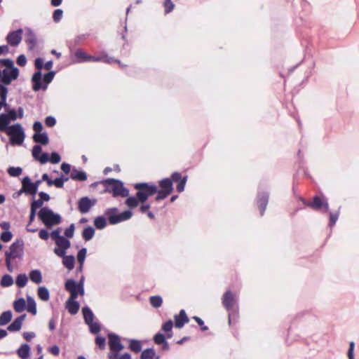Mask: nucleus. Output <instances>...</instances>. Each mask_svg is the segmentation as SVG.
I'll list each match as a JSON object with an SVG mask.
<instances>
[{
	"label": "nucleus",
	"mask_w": 359,
	"mask_h": 359,
	"mask_svg": "<svg viewBox=\"0 0 359 359\" xmlns=\"http://www.w3.org/2000/svg\"><path fill=\"white\" fill-rule=\"evenodd\" d=\"M109 346L112 353L108 355L109 359H131V355L128 353L119 355L118 352L123 349V346L121 343L120 338L115 334H109Z\"/></svg>",
	"instance_id": "1"
},
{
	"label": "nucleus",
	"mask_w": 359,
	"mask_h": 359,
	"mask_svg": "<svg viewBox=\"0 0 359 359\" xmlns=\"http://www.w3.org/2000/svg\"><path fill=\"white\" fill-rule=\"evenodd\" d=\"M106 187V191L112 193L114 197H127L129 195V190L124 187L123 183L116 179L109 178L101 182Z\"/></svg>",
	"instance_id": "2"
},
{
	"label": "nucleus",
	"mask_w": 359,
	"mask_h": 359,
	"mask_svg": "<svg viewBox=\"0 0 359 359\" xmlns=\"http://www.w3.org/2000/svg\"><path fill=\"white\" fill-rule=\"evenodd\" d=\"M134 188L137 191L136 196L142 203L146 202L149 196L154 195L158 191V188L155 184L147 182L136 183L134 184Z\"/></svg>",
	"instance_id": "3"
},
{
	"label": "nucleus",
	"mask_w": 359,
	"mask_h": 359,
	"mask_svg": "<svg viewBox=\"0 0 359 359\" xmlns=\"http://www.w3.org/2000/svg\"><path fill=\"white\" fill-rule=\"evenodd\" d=\"M222 303L229 312V324L231 325L232 321H236L238 318V313L233 311V307L236 303L235 294L231 290H227L223 294Z\"/></svg>",
	"instance_id": "4"
},
{
	"label": "nucleus",
	"mask_w": 359,
	"mask_h": 359,
	"mask_svg": "<svg viewBox=\"0 0 359 359\" xmlns=\"http://www.w3.org/2000/svg\"><path fill=\"white\" fill-rule=\"evenodd\" d=\"M38 216L48 228L59 224L61 222V217L58 214L54 213L48 207L41 208L38 213Z\"/></svg>",
	"instance_id": "5"
},
{
	"label": "nucleus",
	"mask_w": 359,
	"mask_h": 359,
	"mask_svg": "<svg viewBox=\"0 0 359 359\" xmlns=\"http://www.w3.org/2000/svg\"><path fill=\"white\" fill-rule=\"evenodd\" d=\"M118 209L112 208L107 209L104 215L107 217L109 224H116L121 222L128 220L133 216V212L130 210H125L121 214H117Z\"/></svg>",
	"instance_id": "6"
},
{
	"label": "nucleus",
	"mask_w": 359,
	"mask_h": 359,
	"mask_svg": "<svg viewBox=\"0 0 359 359\" xmlns=\"http://www.w3.org/2000/svg\"><path fill=\"white\" fill-rule=\"evenodd\" d=\"M6 134L10 136V142L13 145L22 144L25 137V132L20 123L11 126Z\"/></svg>",
	"instance_id": "7"
},
{
	"label": "nucleus",
	"mask_w": 359,
	"mask_h": 359,
	"mask_svg": "<svg viewBox=\"0 0 359 359\" xmlns=\"http://www.w3.org/2000/svg\"><path fill=\"white\" fill-rule=\"evenodd\" d=\"M35 67L38 69L32 78V81L33 83L32 88L34 91H39L41 89L46 90V86H43L41 82V69L44 67L43 60L41 57H38L35 60Z\"/></svg>",
	"instance_id": "8"
},
{
	"label": "nucleus",
	"mask_w": 359,
	"mask_h": 359,
	"mask_svg": "<svg viewBox=\"0 0 359 359\" xmlns=\"http://www.w3.org/2000/svg\"><path fill=\"white\" fill-rule=\"evenodd\" d=\"M65 290L70 292L72 299H76L79 294L81 296L84 294L83 278L79 283L72 279H69L65 283Z\"/></svg>",
	"instance_id": "9"
},
{
	"label": "nucleus",
	"mask_w": 359,
	"mask_h": 359,
	"mask_svg": "<svg viewBox=\"0 0 359 359\" xmlns=\"http://www.w3.org/2000/svg\"><path fill=\"white\" fill-rule=\"evenodd\" d=\"M24 254V243L20 239L13 243L9 247V250L6 251L5 257L11 259H22Z\"/></svg>",
	"instance_id": "10"
},
{
	"label": "nucleus",
	"mask_w": 359,
	"mask_h": 359,
	"mask_svg": "<svg viewBox=\"0 0 359 359\" xmlns=\"http://www.w3.org/2000/svg\"><path fill=\"white\" fill-rule=\"evenodd\" d=\"M19 76V70L14 67L10 69H5L1 72V81L4 85H9L13 80L16 79Z\"/></svg>",
	"instance_id": "11"
},
{
	"label": "nucleus",
	"mask_w": 359,
	"mask_h": 359,
	"mask_svg": "<svg viewBox=\"0 0 359 359\" xmlns=\"http://www.w3.org/2000/svg\"><path fill=\"white\" fill-rule=\"evenodd\" d=\"M96 203V200H91L87 196L81 198L78 201V210L81 214L87 213Z\"/></svg>",
	"instance_id": "12"
},
{
	"label": "nucleus",
	"mask_w": 359,
	"mask_h": 359,
	"mask_svg": "<svg viewBox=\"0 0 359 359\" xmlns=\"http://www.w3.org/2000/svg\"><path fill=\"white\" fill-rule=\"evenodd\" d=\"M170 179L172 180V184H173V182L177 184L176 189L179 193H181L184 190L185 184L187 181V176L182 177L181 173L175 172L171 175Z\"/></svg>",
	"instance_id": "13"
},
{
	"label": "nucleus",
	"mask_w": 359,
	"mask_h": 359,
	"mask_svg": "<svg viewBox=\"0 0 359 359\" xmlns=\"http://www.w3.org/2000/svg\"><path fill=\"white\" fill-rule=\"evenodd\" d=\"M22 29H18L8 33L6 41L11 46H17L22 41Z\"/></svg>",
	"instance_id": "14"
},
{
	"label": "nucleus",
	"mask_w": 359,
	"mask_h": 359,
	"mask_svg": "<svg viewBox=\"0 0 359 359\" xmlns=\"http://www.w3.org/2000/svg\"><path fill=\"white\" fill-rule=\"evenodd\" d=\"M33 157L39 161L41 164H44L49 161V155L48 153L42 152V149L40 145H34L32 149Z\"/></svg>",
	"instance_id": "15"
},
{
	"label": "nucleus",
	"mask_w": 359,
	"mask_h": 359,
	"mask_svg": "<svg viewBox=\"0 0 359 359\" xmlns=\"http://www.w3.org/2000/svg\"><path fill=\"white\" fill-rule=\"evenodd\" d=\"M20 192H24L26 194H30L34 196L37 193L34 187L33 182H32L30 178L28 176L23 177L22 180V188Z\"/></svg>",
	"instance_id": "16"
},
{
	"label": "nucleus",
	"mask_w": 359,
	"mask_h": 359,
	"mask_svg": "<svg viewBox=\"0 0 359 359\" xmlns=\"http://www.w3.org/2000/svg\"><path fill=\"white\" fill-rule=\"evenodd\" d=\"M306 205L311 207L315 210H320L323 208H324L326 212L329 210L328 203L327 202L323 201V200L318 196H315L313 198V201L308 203Z\"/></svg>",
	"instance_id": "17"
},
{
	"label": "nucleus",
	"mask_w": 359,
	"mask_h": 359,
	"mask_svg": "<svg viewBox=\"0 0 359 359\" xmlns=\"http://www.w3.org/2000/svg\"><path fill=\"white\" fill-rule=\"evenodd\" d=\"M175 326L177 328H182L186 323L189 322V318L184 309H182L179 314L174 316Z\"/></svg>",
	"instance_id": "18"
},
{
	"label": "nucleus",
	"mask_w": 359,
	"mask_h": 359,
	"mask_svg": "<svg viewBox=\"0 0 359 359\" xmlns=\"http://www.w3.org/2000/svg\"><path fill=\"white\" fill-rule=\"evenodd\" d=\"M269 201V194L267 193L259 194L257 198V204L260 211V215L262 216L266 210Z\"/></svg>",
	"instance_id": "19"
},
{
	"label": "nucleus",
	"mask_w": 359,
	"mask_h": 359,
	"mask_svg": "<svg viewBox=\"0 0 359 359\" xmlns=\"http://www.w3.org/2000/svg\"><path fill=\"white\" fill-rule=\"evenodd\" d=\"M26 316V314H22L16 318L14 321L8 325L7 327L8 330L10 332L19 331L21 329L22 322L25 320Z\"/></svg>",
	"instance_id": "20"
},
{
	"label": "nucleus",
	"mask_w": 359,
	"mask_h": 359,
	"mask_svg": "<svg viewBox=\"0 0 359 359\" xmlns=\"http://www.w3.org/2000/svg\"><path fill=\"white\" fill-rule=\"evenodd\" d=\"M74 299H72V294H70L69 298L66 302V309L72 315L76 314L80 307L79 302L75 301Z\"/></svg>",
	"instance_id": "21"
},
{
	"label": "nucleus",
	"mask_w": 359,
	"mask_h": 359,
	"mask_svg": "<svg viewBox=\"0 0 359 359\" xmlns=\"http://www.w3.org/2000/svg\"><path fill=\"white\" fill-rule=\"evenodd\" d=\"M161 190L164 191L167 194H171L173 191L172 180L169 178H164L159 182Z\"/></svg>",
	"instance_id": "22"
},
{
	"label": "nucleus",
	"mask_w": 359,
	"mask_h": 359,
	"mask_svg": "<svg viewBox=\"0 0 359 359\" xmlns=\"http://www.w3.org/2000/svg\"><path fill=\"white\" fill-rule=\"evenodd\" d=\"M25 42L29 50H33L36 45V38L32 30H28L26 34Z\"/></svg>",
	"instance_id": "23"
},
{
	"label": "nucleus",
	"mask_w": 359,
	"mask_h": 359,
	"mask_svg": "<svg viewBox=\"0 0 359 359\" xmlns=\"http://www.w3.org/2000/svg\"><path fill=\"white\" fill-rule=\"evenodd\" d=\"M17 354L21 359H27L30 355V346L27 344H23L17 350Z\"/></svg>",
	"instance_id": "24"
},
{
	"label": "nucleus",
	"mask_w": 359,
	"mask_h": 359,
	"mask_svg": "<svg viewBox=\"0 0 359 359\" xmlns=\"http://www.w3.org/2000/svg\"><path fill=\"white\" fill-rule=\"evenodd\" d=\"M70 178L74 180L83 182L87 180V175L85 172L74 168L70 174Z\"/></svg>",
	"instance_id": "25"
},
{
	"label": "nucleus",
	"mask_w": 359,
	"mask_h": 359,
	"mask_svg": "<svg viewBox=\"0 0 359 359\" xmlns=\"http://www.w3.org/2000/svg\"><path fill=\"white\" fill-rule=\"evenodd\" d=\"M33 140L36 143L46 145L49 142V138L46 133H34Z\"/></svg>",
	"instance_id": "26"
},
{
	"label": "nucleus",
	"mask_w": 359,
	"mask_h": 359,
	"mask_svg": "<svg viewBox=\"0 0 359 359\" xmlns=\"http://www.w3.org/2000/svg\"><path fill=\"white\" fill-rule=\"evenodd\" d=\"M11 120L8 118L6 114H0V131L7 133L10 129L8 126Z\"/></svg>",
	"instance_id": "27"
},
{
	"label": "nucleus",
	"mask_w": 359,
	"mask_h": 359,
	"mask_svg": "<svg viewBox=\"0 0 359 359\" xmlns=\"http://www.w3.org/2000/svg\"><path fill=\"white\" fill-rule=\"evenodd\" d=\"M82 313L83 315L84 321L86 324H89L93 321L94 315L89 307H83L82 309Z\"/></svg>",
	"instance_id": "28"
},
{
	"label": "nucleus",
	"mask_w": 359,
	"mask_h": 359,
	"mask_svg": "<svg viewBox=\"0 0 359 359\" xmlns=\"http://www.w3.org/2000/svg\"><path fill=\"white\" fill-rule=\"evenodd\" d=\"M142 343L140 341L137 339H130L129 341V348L133 352L137 353L142 350Z\"/></svg>",
	"instance_id": "29"
},
{
	"label": "nucleus",
	"mask_w": 359,
	"mask_h": 359,
	"mask_svg": "<svg viewBox=\"0 0 359 359\" xmlns=\"http://www.w3.org/2000/svg\"><path fill=\"white\" fill-rule=\"evenodd\" d=\"M63 265L69 270H72L75 264V259L73 255H67L63 258Z\"/></svg>",
	"instance_id": "30"
},
{
	"label": "nucleus",
	"mask_w": 359,
	"mask_h": 359,
	"mask_svg": "<svg viewBox=\"0 0 359 359\" xmlns=\"http://www.w3.org/2000/svg\"><path fill=\"white\" fill-rule=\"evenodd\" d=\"M38 297L42 301H48L50 298L48 290L44 286L39 287L38 288Z\"/></svg>",
	"instance_id": "31"
},
{
	"label": "nucleus",
	"mask_w": 359,
	"mask_h": 359,
	"mask_svg": "<svg viewBox=\"0 0 359 359\" xmlns=\"http://www.w3.org/2000/svg\"><path fill=\"white\" fill-rule=\"evenodd\" d=\"M12 319V312L6 311L3 312L0 316V326H4L8 324Z\"/></svg>",
	"instance_id": "32"
},
{
	"label": "nucleus",
	"mask_w": 359,
	"mask_h": 359,
	"mask_svg": "<svg viewBox=\"0 0 359 359\" xmlns=\"http://www.w3.org/2000/svg\"><path fill=\"white\" fill-rule=\"evenodd\" d=\"M26 304L23 298H20L13 302V309L17 313H21L25 309Z\"/></svg>",
	"instance_id": "33"
},
{
	"label": "nucleus",
	"mask_w": 359,
	"mask_h": 359,
	"mask_svg": "<svg viewBox=\"0 0 359 359\" xmlns=\"http://www.w3.org/2000/svg\"><path fill=\"white\" fill-rule=\"evenodd\" d=\"M95 234V229L92 226H88L83 230L82 237L86 241H90Z\"/></svg>",
	"instance_id": "34"
},
{
	"label": "nucleus",
	"mask_w": 359,
	"mask_h": 359,
	"mask_svg": "<svg viewBox=\"0 0 359 359\" xmlns=\"http://www.w3.org/2000/svg\"><path fill=\"white\" fill-rule=\"evenodd\" d=\"M74 56L77 62H88V55L81 49H78L75 51Z\"/></svg>",
	"instance_id": "35"
},
{
	"label": "nucleus",
	"mask_w": 359,
	"mask_h": 359,
	"mask_svg": "<svg viewBox=\"0 0 359 359\" xmlns=\"http://www.w3.org/2000/svg\"><path fill=\"white\" fill-rule=\"evenodd\" d=\"M29 278L31 280L36 284L41 283L42 276L39 270H32L29 273Z\"/></svg>",
	"instance_id": "36"
},
{
	"label": "nucleus",
	"mask_w": 359,
	"mask_h": 359,
	"mask_svg": "<svg viewBox=\"0 0 359 359\" xmlns=\"http://www.w3.org/2000/svg\"><path fill=\"white\" fill-rule=\"evenodd\" d=\"M27 310L28 312L31 313L33 315H36V305L34 299L31 297H27Z\"/></svg>",
	"instance_id": "37"
},
{
	"label": "nucleus",
	"mask_w": 359,
	"mask_h": 359,
	"mask_svg": "<svg viewBox=\"0 0 359 359\" xmlns=\"http://www.w3.org/2000/svg\"><path fill=\"white\" fill-rule=\"evenodd\" d=\"M156 356V352L154 348H149L144 350L141 355L140 359H153Z\"/></svg>",
	"instance_id": "38"
},
{
	"label": "nucleus",
	"mask_w": 359,
	"mask_h": 359,
	"mask_svg": "<svg viewBox=\"0 0 359 359\" xmlns=\"http://www.w3.org/2000/svg\"><path fill=\"white\" fill-rule=\"evenodd\" d=\"M126 204L128 207L130 208H135L138 206L139 203H140V201L137 198V196H129L126 200Z\"/></svg>",
	"instance_id": "39"
},
{
	"label": "nucleus",
	"mask_w": 359,
	"mask_h": 359,
	"mask_svg": "<svg viewBox=\"0 0 359 359\" xmlns=\"http://www.w3.org/2000/svg\"><path fill=\"white\" fill-rule=\"evenodd\" d=\"M173 327V323L171 320H169L166 321L165 323L162 325V330L165 332H167V337L171 338L172 337V329Z\"/></svg>",
	"instance_id": "40"
},
{
	"label": "nucleus",
	"mask_w": 359,
	"mask_h": 359,
	"mask_svg": "<svg viewBox=\"0 0 359 359\" xmlns=\"http://www.w3.org/2000/svg\"><path fill=\"white\" fill-rule=\"evenodd\" d=\"M149 302L153 307L157 309L161 306L163 299L159 295L152 296L149 298Z\"/></svg>",
	"instance_id": "41"
},
{
	"label": "nucleus",
	"mask_w": 359,
	"mask_h": 359,
	"mask_svg": "<svg viewBox=\"0 0 359 359\" xmlns=\"http://www.w3.org/2000/svg\"><path fill=\"white\" fill-rule=\"evenodd\" d=\"M94 225L97 229H102L107 225L106 219L103 216L97 217L94 220Z\"/></svg>",
	"instance_id": "42"
},
{
	"label": "nucleus",
	"mask_w": 359,
	"mask_h": 359,
	"mask_svg": "<svg viewBox=\"0 0 359 359\" xmlns=\"http://www.w3.org/2000/svg\"><path fill=\"white\" fill-rule=\"evenodd\" d=\"M0 284L2 287H9L13 284V279L11 275L6 274L2 276Z\"/></svg>",
	"instance_id": "43"
},
{
	"label": "nucleus",
	"mask_w": 359,
	"mask_h": 359,
	"mask_svg": "<svg viewBox=\"0 0 359 359\" xmlns=\"http://www.w3.org/2000/svg\"><path fill=\"white\" fill-rule=\"evenodd\" d=\"M69 177H57L53 182H49V186L55 185L57 188H62L64 182L68 181Z\"/></svg>",
	"instance_id": "44"
},
{
	"label": "nucleus",
	"mask_w": 359,
	"mask_h": 359,
	"mask_svg": "<svg viewBox=\"0 0 359 359\" xmlns=\"http://www.w3.org/2000/svg\"><path fill=\"white\" fill-rule=\"evenodd\" d=\"M28 281V278L25 274H19L15 280V283L19 287H24Z\"/></svg>",
	"instance_id": "45"
},
{
	"label": "nucleus",
	"mask_w": 359,
	"mask_h": 359,
	"mask_svg": "<svg viewBox=\"0 0 359 359\" xmlns=\"http://www.w3.org/2000/svg\"><path fill=\"white\" fill-rule=\"evenodd\" d=\"M55 244L57 247L65 248V249H69L71 246L70 241L65 238L64 236H62L57 242H55Z\"/></svg>",
	"instance_id": "46"
},
{
	"label": "nucleus",
	"mask_w": 359,
	"mask_h": 359,
	"mask_svg": "<svg viewBox=\"0 0 359 359\" xmlns=\"http://www.w3.org/2000/svg\"><path fill=\"white\" fill-rule=\"evenodd\" d=\"M7 172L11 177H18L22 174V170L20 167H10Z\"/></svg>",
	"instance_id": "47"
},
{
	"label": "nucleus",
	"mask_w": 359,
	"mask_h": 359,
	"mask_svg": "<svg viewBox=\"0 0 359 359\" xmlns=\"http://www.w3.org/2000/svg\"><path fill=\"white\" fill-rule=\"evenodd\" d=\"M86 248H81L77 254V259L79 264H81V268L83 267V264L86 256Z\"/></svg>",
	"instance_id": "48"
},
{
	"label": "nucleus",
	"mask_w": 359,
	"mask_h": 359,
	"mask_svg": "<svg viewBox=\"0 0 359 359\" xmlns=\"http://www.w3.org/2000/svg\"><path fill=\"white\" fill-rule=\"evenodd\" d=\"M95 344L101 350H104L106 346V339L102 336H97L95 338Z\"/></svg>",
	"instance_id": "49"
},
{
	"label": "nucleus",
	"mask_w": 359,
	"mask_h": 359,
	"mask_svg": "<svg viewBox=\"0 0 359 359\" xmlns=\"http://www.w3.org/2000/svg\"><path fill=\"white\" fill-rule=\"evenodd\" d=\"M55 74V72L54 71H50V72L45 74L43 76V81H44L45 84L43 85V86H47V84H48L49 83H50L53 81Z\"/></svg>",
	"instance_id": "50"
},
{
	"label": "nucleus",
	"mask_w": 359,
	"mask_h": 359,
	"mask_svg": "<svg viewBox=\"0 0 359 359\" xmlns=\"http://www.w3.org/2000/svg\"><path fill=\"white\" fill-rule=\"evenodd\" d=\"M102 57H103V60H102L103 62L107 64H112L116 62L118 65H121V61L119 60L115 59L112 57H109L107 55H102Z\"/></svg>",
	"instance_id": "51"
},
{
	"label": "nucleus",
	"mask_w": 359,
	"mask_h": 359,
	"mask_svg": "<svg viewBox=\"0 0 359 359\" xmlns=\"http://www.w3.org/2000/svg\"><path fill=\"white\" fill-rule=\"evenodd\" d=\"M6 67L9 69L14 67L13 61L11 59L6 58L0 60V67Z\"/></svg>",
	"instance_id": "52"
},
{
	"label": "nucleus",
	"mask_w": 359,
	"mask_h": 359,
	"mask_svg": "<svg viewBox=\"0 0 359 359\" xmlns=\"http://www.w3.org/2000/svg\"><path fill=\"white\" fill-rule=\"evenodd\" d=\"M12 237H13V234L9 231H5L2 232L1 234V236H0L1 240L6 243L10 241L11 240Z\"/></svg>",
	"instance_id": "53"
},
{
	"label": "nucleus",
	"mask_w": 359,
	"mask_h": 359,
	"mask_svg": "<svg viewBox=\"0 0 359 359\" xmlns=\"http://www.w3.org/2000/svg\"><path fill=\"white\" fill-rule=\"evenodd\" d=\"M154 341L155 344L160 345L165 342L166 340L165 336L163 334L158 332L154 337Z\"/></svg>",
	"instance_id": "54"
},
{
	"label": "nucleus",
	"mask_w": 359,
	"mask_h": 359,
	"mask_svg": "<svg viewBox=\"0 0 359 359\" xmlns=\"http://www.w3.org/2000/svg\"><path fill=\"white\" fill-rule=\"evenodd\" d=\"M165 13H170L174 8V4L171 0H165L163 3Z\"/></svg>",
	"instance_id": "55"
},
{
	"label": "nucleus",
	"mask_w": 359,
	"mask_h": 359,
	"mask_svg": "<svg viewBox=\"0 0 359 359\" xmlns=\"http://www.w3.org/2000/svg\"><path fill=\"white\" fill-rule=\"evenodd\" d=\"M63 11L61 9H56L53 14V19L55 22H58L62 17Z\"/></svg>",
	"instance_id": "56"
},
{
	"label": "nucleus",
	"mask_w": 359,
	"mask_h": 359,
	"mask_svg": "<svg viewBox=\"0 0 359 359\" xmlns=\"http://www.w3.org/2000/svg\"><path fill=\"white\" fill-rule=\"evenodd\" d=\"M74 229H75L74 224H70V226L68 228H67L65 231V236L69 238H72L74 236Z\"/></svg>",
	"instance_id": "57"
},
{
	"label": "nucleus",
	"mask_w": 359,
	"mask_h": 359,
	"mask_svg": "<svg viewBox=\"0 0 359 359\" xmlns=\"http://www.w3.org/2000/svg\"><path fill=\"white\" fill-rule=\"evenodd\" d=\"M7 111V114H6V115L8 116V118L11 121H15L17 119L18 115H17V111L15 109L8 108V111Z\"/></svg>",
	"instance_id": "58"
},
{
	"label": "nucleus",
	"mask_w": 359,
	"mask_h": 359,
	"mask_svg": "<svg viewBox=\"0 0 359 359\" xmlns=\"http://www.w3.org/2000/svg\"><path fill=\"white\" fill-rule=\"evenodd\" d=\"M61 160L60 156L57 152H52L49 161L53 164L58 163Z\"/></svg>",
	"instance_id": "59"
},
{
	"label": "nucleus",
	"mask_w": 359,
	"mask_h": 359,
	"mask_svg": "<svg viewBox=\"0 0 359 359\" xmlns=\"http://www.w3.org/2000/svg\"><path fill=\"white\" fill-rule=\"evenodd\" d=\"M89 325V327H90V331L93 333V334H97L100 332V325L96 323H93V321L89 324H88Z\"/></svg>",
	"instance_id": "60"
},
{
	"label": "nucleus",
	"mask_w": 359,
	"mask_h": 359,
	"mask_svg": "<svg viewBox=\"0 0 359 359\" xmlns=\"http://www.w3.org/2000/svg\"><path fill=\"white\" fill-rule=\"evenodd\" d=\"M43 202L39 198L38 200H33L31 203V209L36 210L43 205Z\"/></svg>",
	"instance_id": "61"
},
{
	"label": "nucleus",
	"mask_w": 359,
	"mask_h": 359,
	"mask_svg": "<svg viewBox=\"0 0 359 359\" xmlns=\"http://www.w3.org/2000/svg\"><path fill=\"white\" fill-rule=\"evenodd\" d=\"M67 249H65V248H60V247H57V248H55L54 249V252L55 255H57L58 257H62L64 258L65 257H66L67 255H65L66 254V250Z\"/></svg>",
	"instance_id": "62"
},
{
	"label": "nucleus",
	"mask_w": 359,
	"mask_h": 359,
	"mask_svg": "<svg viewBox=\"0 0 359 359\" xmlns=\"http://www.w3.org/2000/svg\"><path fill=\"white\" fill-rule=\"evenodd\" d=\"M60 229L58 228L57 229L53 230L51 232L50 236L53 240H54L55 242H57V241H58L62 236H60Z\"/></svg>",
	"instance_id": "63"
},
{
	"label": "nucleus",
	"mask_w": 359,
	"mask_h": 359,
	"mask_svg": "<svg viewBox=\"0 0 359 359\" xmlns=\"http://www.w3.org/2000/svg\"><path fill=\"white\" fill-rule=\"evenodd\" d=\"M156 193H157V196L156 197V201H157L163 200L170 195V194H167V193H165L164 191H162L161 189L158 190V191Z\"/></svg>",
	"instance_id": "64"
}]
</instances>
